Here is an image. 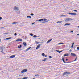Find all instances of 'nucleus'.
Instances as JSON below:
<instances>
[{
	"mask_svg": "<svg viewBox=\"0 0 79 79\" xmlns=\"http://www.w3.org/2000/svg\"><path fill=\"white\" fill-rule=\"evenodd\" d=\"M71 74V73L68 72H64V73L63 74V76H65V75H66L67 74Z\"/></svg>",
	"mask_w": 79,
	"mask_h": 79,
	"instance_id": "f257e3e1",
	"label": "nucleus"
},
{
	"mask_svg": "<svg viewBox=\"0 0 79 79\" xmlns=\"http://www.w3.org/2000/svg\"><path fill=\"white\" fill-rule=\"evenodd\" d=\"M14 10L15 11H18L19 9H18V7L15 6L14 7Z\"/></svg>",
	"mask_w": 79,
	"mask_h": 79,
	"instance_id": "f03ea898",
	"label": "nucleus"
},
{
	"mask_svg": "<svg viewBox=\"0 0 79 79\" xmlns=\"http://www.w3.org/2000/svg\"><path fill=\"white\" fill-rule=\"evenodd\" d=\"M27 69H25L22 70L21 71V73H25L26 72H27Z\"/></svg>",
	"mask_w": 79,
	"mask_h": 79,
	"instance_id": "7ed1b4c3",
	"label": "nucleus"
},
{
	"mask_svg": "<svg viewBox=\"0 0 79 79\" xmlns=\"http://www.w3.org/2000/svg\"><path fill=\"white\" fill-rule=\"evenodd\" d=\"M40 45H41V44H38L36 47V50H37V49L39 48L40 47Z\"/></svg>",
	"mask_w": 79,
	"mask_h": 79,
	"instance_id": "20e7f679",
	"label": "nucleus"
},
{
	"mask_svg": "<svg viewBox=\"0 0 79 79\" xmlns=\"http://www.w3.org/2000/svg\"><path fill=\"white\" fill-rule=\"evenodd\" d=\"M69 15H76V13H69Z\"/></svg>",
	"mask_w": 79,
	"mask_h": 79,
	"instance_id": "39448f33",
	"label": "nucleus"
},
{
	"mask_svg": "<svg viewBox=\"0 0 79 79\" xmlns=\"http://www.w3.org/2000/svg\"><path fill=\"white\" fill-rule=\"evenodd\" d=\"M71 55L72 56H76V55L74 53H71Z\"/></svg>",
	"mask_w": 79,
	"mask_h": 79,
	"instance_id": "423d86ee",
	"label": "nucleus"
},
{
	"mask_svg": "<svg viewBox=\"0 0 79 79\" xmlns=\"http://www.w3.org/2000/svg\"><path fill=\"white\" fill-rule=\"evenodd\" d=\"M71 20H72V19H71V18H67L66 19V21H71Z\"/></svg>",
	"mask_w": 79,
	"mask_h": 79,
	"instance_id": "0eeeda50",
	"label": "nucleus"
},
{
	"mask_svg": "<svg viewBox=\"0 0 79 79\" xmlns=\"http://www.w3.org/2000/svg\"><path fill=\"white\" fill-rule=\"evenodd\" d=\"M14 57H15V55H12L10 56V58H14Z\"/></svg>",
	"mask_w": 79,
	"mask_h": 79,
	"instance_id": "6e6552de",
	"label": "nucleus"
},
{
	"mask_svg": "<svg viewBox=\"0 0 79 79\" xmlns=\"http://www.w3.org/2000/svg\"><path fill=\"white\" fill-rule=\"evenodd\" d=\"M16 41H19L20 42H22L23 40L21 39H19L18 40H16Z\"/></svg>",
	"mask_w": 79,
	"mask_h": 79,
	"instance_id": "1a4fd4ad",
	"label": "nucleus"
},
{
	"mask_svg": "<svg viewBox=\"0 0 79 79\" xmlns=\"http://www.w3.org/2000/svg\"><path fill=\"white\" fill-rule=\"evenodd\" d=\"M52 39H51L50 40H49L47 42V44H48V43H50V41L51 40H52Z\"/></svg>",
	"mask_w": 79,
	"mask_h": 79,
	"instance_id": "9d476101",
	"label": "nucleus"
},
{
	"mask_svg": "<svg viewBox=\"0 0 79 79\" xmlns=\"http://www.w3.org/2000/svg\"><path fill=\"white\" fill-rule=\"evenodd\" d=\"M23 44L24 46H25V47L27 45V44H26V42H24Z\"/></svg>",
	"mask_w": 79,
	"mask_h": 79,
	"instance_id": "9b49d317",
	"label": "nucleus"
},
{
	"mask_svg": "<svg viewBox=\"0 0 79 79\" xmlns=\"http://www.w3.org/2000/svg\"><path fill=\"white\" fill-rule=\"evenodd\" d=\"M69 54H65L64 55V56H68Z\"/></svg>",
	"mask_w": 79,
	"mask_h": 79,
	"instance_id": "f8f14e48",
	"label": "nucleus"
},
{
	"mask_svg": "<svg viewBox=\"0 0 79 79\" xmlns=\"http://www.w3.org/2000/svg\"><path fill=\"white\" fill-rule=\"evenodd\" d=\"M69 25H71V24H70V23H66L64 25V26H69Z\"/></svg>",
	"mask_w": 79,
	"mask_h": 79,
	"instance_id": "ddd939ff",
	"label": "nucleus"
},
{
	"mask_svg": "<svg viewBox=\"0 0 79 79\" xmlns=\"http://www.w3.org/2000/svg\"><path fill=\"white\" fill-rule=\"evenodd\" d=\"M11 39V37L7 38L5 39V40H10V39Z\"/></svg>",
	"mask_w": 79,
	"mask_h": 79,
	"instance_id": "4468645a",
	"label": "nucleus"
},
{
	"mask_svg": "<svg viewBox=\"0 0 79 79\" xmlns=\"http://www.w3.org/2000/svg\"><path fill=\"white\" fill-rule=\"evenodd\" d=\"M30 48H31V47H29L27 49H26V51H28V50H29V49H30Z\"/></svg>",
	"mask_w": 79,
	"mask_h": 79,
	"instance_id": "2eb2a0df",
	"label": "nucleus"
},
{
	"mask_svg": "<svg viewBox=\"0 0 79 79\" xmlns=\"http://www.w3.org/2000/svg\"><path fill=\"white\" fill-rule=\"evenodd\" d=\"M18 22H14L12 23V24H18Z\"/></svg>",
	"mask_w": 79,
	"mask_h": 79,
	"instance_id": "dca6fc26",
	"label": "nucleus"
},
{
	"mask_svg": "<svg viewBox=\"0 0 79 79\" xmlns=\"http://www.w3.org/2000/svg\"><path fill=\"white\" fill-rule=\"evenodd\" d=\"M56 52H59V53H61V51H59V50H56Z\"/></svg>",
	"mask_w": 79,
	"mask_h": 79,
	"instance_id": "f3484780",
	"label": "nucleus"
},
{
	"mask_svg": "<svg viewBox=\"0 0 79 79\" xmlns=\"http://www.w3.org/2000/svg\"><path fill=\"white\" fill-rule=\"evenodd\" d=\"M62 61H63V62L64 63H66V62H65V61H64V58H62Z\"/></svg>",
	"mask_w": 79,
	"mask_h": 79,
	"instance_id": "a211bd4d",
	"label": "nucleus"
},
{
	"mask_svg": "<svg viewBox=\"0 0 79 79\" xmlns=\"http://www.w3.org/2000/svg\"><path fill=\"white\" fill-rule=\"evenodd\" d=\"M47 58H45L43 60H42V61H46V60H47Z\"/></svg>",
	"mask_w": 79,
	"mask_h": 79,
	"instance_id": "6ab92c4d",
	"label": "nucleus"
},
{
	"mask_svg": "<svg viewBox=\"0 0 79 79\" xmlns=\"http://www.w3.org/2000/svg\"><path fill=\"white\" fill-rule=\"evenodd\" d=\"M61 44H64V43H60L58 44V45Z\"/></svg>",
	"mask_w": 79,
	"mask_h": 79,
	"instance_id": "aec40b11",
	"label": "nucleus"
},
{
	"mask_svg": "<svg viewBox=\"0 0 79 79\" xmlns=\"http://www.w3.org/2000/svg\"><path fill=\"white\" fill-rule=\"evenodd\" d=\"M44 20V21H47V19H43Z\"/></svg>",
	"mask_w": 79,
	"mask_h": 79,
	"instance_id": "412c9836",
	"label": "nucleus"
},
{
	"mask_svg": "<svg viewBox=\"0 0 79 79\" xmlns=\"http://www.w3.org/2000/svg\"><path fill=\"white\" fill-rule=\"evenodd\" d=\"M42 55L44 57L45 56V54L44 53H43L42 54Z\"/></svg>",
	"mask_w": 79,
	"mask_h": 79,
	"instance_id": "4be33fe9",
	"label": "nucleus"
},
{
	"mask_svg": "<svg viewBox=\"0 0 79 79\" xmlns=\"http://www.w3.org/2000/svg\"><path fill=\"white\" fill-rule=\"evenodd\" d=\"M38 37V36H36L35 35H34L33 36V37H34V38H36V37Z\"/></svg>",
	"mask_w": 79,
	"mask_h": 79,
	"instance_id": "5701e85b",
	"label": "nucleus"
},
{
	"mask_svg": "<svg viewBox=\"0 0 79 79\" xmlns=\"http://www.w3.org/2000/svg\"><path fill=\"white\" fill-rule=\"evenodd\" d=\"M22 47V46L21 45H20V46H18V48H21Z\"/></svg>",
	"mask_w": 79,
	"mask_h": 79,
	"instance_id": "b1692460",
	"label": "nucleus"
},
{
	"mask_svg": "<svg viewBox=\"0 0 79 79\" xmlns=\"http://www.w3.org/2000/svg\"><path fill=\"white\" fill-rule=\"evenodd\" d=\"M62 21H59L58 22H57V23H62Z\"/></svg>",
	"mask_w": 79,
	"mask_h": 79,
	"instance_id": "393cba45",
	"label": "nucleus"
},
{
	"mask_svg": "<svg viewBox=\"0 0 79 79\" xmlns=\"http://www.w3.org/2000/svg\"><path fill=\"white\" fill-rule=\"evenodd\" d=\"M43 20H44V19H42L39 20H38V21H43Z\"/></svg>",
	"mask_w": 79,
	"mask_h": 79,
	"instance_id": "a878e982",
	"label": "nucleus"
},
{
	"mask_svg": "<svg viewBox=\"0 0 79 79\" xmlns=\"http://www.w3.org/2000/svg\"><path fill=\"white\" fill-rule=\"evenodd\" d=\"M30 35L31 36H33V35L32 33H31L30 34Z\"/></svg>",
	"mask_w": 79,
	"mask_h": 79,
	"instance_id": "bb28decb",
	"label": "nucleus"
},
{
	"mask_svg": "<svg viewBox=\"0 0 79 79\" xmlns=\"http://www.w3.org/2000/svg\"><path fill=\"white\" fill-rule=\"evenodd\" d=\"M35 76H39V74L35 75Z\"/></svg>",
	"mask_w": 79,
	"mask_h": 79,
	"instance_id": "cd10ccee",
	"label": "nucleus"
},
{
	"mask_svg": "<svg viewBox=\"0 0 79 79\" xmlns=\"http://www.w3.org/2000/svg\"><path fill=\"white\" fill-rule=\"evenodd\" d=\"M27 18H31V16H27Z\"/></svg>",
	"mask_w": 79,
	"mask_h": 79,
	"instance_id": "c85d7f7f",
	"label": "nucleus"
},
{
	"mask_svg": "<svg viewBox=\"0 0 79 79\" xmlns=\"http://www.w3.org/2000/svg\"><path fill=\"white\" fill-rule=\"evenodd\" d=\"M31 15V16H34V14L33 13H31L30 14Z\"/></svg>",
	"mask_w": 79,
	"mask_h": 79,
	"instance_id": "c756f323",
	"label": "nucleus"
},
{
	"mask_svg": "<svg viewBox=\"0 0 79 79\" xmlns=\"http://www.w3.org/2000/svg\"><path fill=\"white\" fill-rule=\"evenodd\" d=\"M35 43L37 44H38L39 43V42H38L37 41H35Z\"/></svg>",
	"mask_w": 79,
	"mask_h": 79,
	"instance_id": "7c9ffc66",
	"label": "nucleus"
},
{
	"mask_svg": "<svg viewBox=\"0 0 79 79\" xmlns=\"http://www.w3.org/2000/svg\"><path fill=\"white\" fill-rule=\"evenodd\" d=\"M23 79H27V77H24L22 78Z\"/></svg>",
	"mask_w": 79,
	"mask_h": 79,
	"instance_id": "2f4dec72",
	"label": "nucleus"
},
{
	"mask_svg": "<svg viewBox=\"0 0 79 79\" xmlns=\"http://www.w3.org/2000/svg\"><path fill=\"white\" fill-rule=\"evenodd\" d=\"M14 35H15V36H16V35H17V34H16V33H15L14 34Z\"/></svg>",
	"mask_w": 79,
	"mask_h": 79,
	"instance_id": "473e14b6",
	"label": "nucleus"
},
{
	"mask_svg": "<svg viewBox=\"0 0 79 79\" xmlns=\"http://www.w3.org/2000/svg\"><path fill=\"white\" fill-rule=\"evenodd\" d=\"M77 50H79V47H77Z\"/></svg>",
	"mask_w": 79,
	"mask_h": 79,
	"instance_id": "72a5a7b5",
	"label": "nucleus"
},
{
	"mask_svg": "<svg viewBox=\"0 0 79 79\" xmlns=\"http://www.w3.org/2000/svg\"><path fill=\"white\" fill-rule=\"evenodd\" d=\"M76 59H77V57H76L75 60H74L73 61H76V60H77Z\"/></svg>",
	"mask_w": 79,
	"mask_h": 79,
	"instance_id": "f704fd0d",
	"label": "nucleus"
},
{
	"mask_svg": "<svg viewBox=\"0 0 79 79\" xmlns=\"http://www.w3.org/2000/svg\"><path fill=\"white\" fill-rule=\"evenodd\" d=\"M72 45H74V42L73 43H72Z\"/></svg>",
	"mask_w": 79,
	"mask_h": 79,
	"instance_id": "c9c22d12",
	"label": "nucleus"
},
{
	"mask_svg": "<svg viewBox=\"0 0 79 79\" xmlns=\"http://www.w3.org/2000/svg\"><path fill=\"white\" fill-rule=\"evenodd\" d=\"M74 11H75V12H77V10H74Z\"/></svg>",
	"mask_w": 79,
	"mask_h": 79,
	"instance_id": "e433bc0d",
	"label": "nucleus"
},
{
	"mask_svg": "<svg viewBox=\"0 0 79 79\" xmlns=\"http://www.w3.org/2000/svg\"><path fill=\"white\" fill-rule=\"evenodd\" d=\"M73 47H74V45H72L71 46V48H73Z\"/></svg>",
	"mask_w": 79,
	"mask_h": 79,
	"instance_id": "4c0bfd02",
	"label": "nucleus"
},
{
	"mask_svg": "<svg viewBox=\"0 0 79 79\" xmlns=\"http://www.w3.org/2000/svg\"><path fill=\"white\" fill-rule=\"evenodd\" d=\"M2 19V17H0V20H1V19Z\"/></svg>",
	"mask_w": 79,
	"mask_h": 79,
	"instance_id": "58836bf2",
	"label": "nucleus"
},
{
	"mask_svg": "<svg viewBox=\"0 0 79 79\" xmlns=\"http://www.w3.org/2000/svg\"><path fill=\"white\" fill-rule=\"evenodd\" d=\"M4 27H1L0 28V29H3V28H4Z\"/></svg>",
	"mask_w": 79,
	"mask_h": 79,
	"instance_id": "ea45409f",
	"label": "nucleus"
},
{
	"mask_svg": "<svg viewBox=\"0 0 79 79\" xmlns=\"http://www.w3.org/2000/svg\"><path fill=\"white\" fill-rule=\"evenodd\" d=\"M70 32H71L73 33V31H70Z\"/></svg>",
	"mask_w": 79,
	"mask_h": 79,
	"instance_id": "a19ab883",
	"label": "nucleus"
},
{
	"mask_svg": "<svg viewBox=\"0 0 79 79\" xmlns=\"http://www.w3.org/2000/svg\"><path fill=\"white\" fill-rule=\"evenodd\" d=\"M49 58H52V56H49Z\"/></svg>",
	"mask_w": 79,
	"mask_h": 79,
	"instance_id": "79ce46f5",
	"label": "nucleus"
},
{
	"mask_svg": "<svg viewBox=\"0 0 79 79\" xmlns=\"http://www.w3.org/2000/svg\"><path fill=\"white\" fill-rule=\"evenodd\" d=\"M1 49H2H2H3V46H2V47H1Z\"/></svg>",
	"mask_w": 79,
	"mask_h": 79,
	"instance_id": "37998d69",
	"label": "nucleus"
},
{
	"mask_svg": "<svg viewBox=\"0 0 79 79\" xmlns=\"http://www.w3.org/2000/svg\"><path fill=\"white\" fill-rule=\"evenodd\" d=\"M71 51H72V50H71H71H69V52H71Z\"/></svg>",
	"mask_w": 79,
	"mask_h": 79,
	"instance_id": "c03bdc74",
	"label": "nucleus"
},
{
	"mask_svg": "<svg viewBox=\"0 0 79 79\" xmlns=\"http://www.w3.org/2000/svg\"><path fill=\"white\" fill-rule=\"evenodd\" d=\"M47 57V55H45V57Z\"/></svg>",
	"mask_w": 79,
	"mask_h": 79,
	"instance_id": "a18cd8bd",
	"label": "nucleus"
},
{
	"mask_svg": "<svg viewBox=\"0 0 79 79\" xmlns=\"http://www.w3.org/2000/svg\"><path fill=\"white\" fill-rule=\"evenodd\" d=\"M66 61H68V59H66Z\"/></svg>",
	"mask_w": 79,
	"mask_h": 79,
	"instance_id": "49530a36",
	"label": "nucleus"
},
{
	"mask_svg": "<svg viewBox=\"0 0 79 79\" xmlns=\"http://www.w3.org/2000/svg\"><path fill=\"white\" fill-rule=\"evenodd\" d=\"M24 23H25L24 22H23V23H22V24H23V23L24 24Z\"/></svg>",
	"mask_w": 79,
	"mask_h": 79,
	"instance_id": "de8ad7c7",
	"label": "nucleus"
},
{
	"mask_svg": "<svg viewBox=\"0 0 79 79\" xmlns=\"http://www.w3.org/2000/svg\"><path fill=\"white\" fill-rule=\"evenodd\" d=\"M34 24V23H32V24Z\"/></svg>",
	"mask_w": 79,
	"mask_h": 79,
	"instance_id": "09e8293b",
	"label": "nucleus"
},
{
	"mask_svg": "<svg viewBox=\"0 0 79 79\" xmlns=\"http://www.w3.org/2000/svg\"><path fill=\"white\" fill-rule=\"evenodd\" d=\"M77 35H79V34H78Z\"/></svg>",
	"mask_w": 79,
	"mask_h": 79,
	"instance_id": "8fccbe9b",
	"label": "nucleus"
},
{
	"mask_svg": "<svg viewBox=\"0 0 79 79\" xmlns=\"http://www.w3.org/2000/svg\"><path fill=\"white\" fill-rule=\"evenodd\" d=\"M18 69H16V70H18Z\"/></svg>",
	"mask_w": 79,
	"mask_h": 79,
	"instance_id": "3c124183",
	"label": "nucleus"
},
{
	"mask_svg": "<svg viewBox=\"0 0 79 79\" xmlns=\"http://www.w3.org/2000/svg\"><path fill=\"white\" fill-rule=\"evenodd\" d=\"M48 21H46V22H48Z\"/></svg>",
	"mask_w": 79,
	"mask_h": 79,
	"instance_id": "603ef678",
	"label": "nucleus"
},
{
	"mask_svg": "<svg viewBox=\"0 0 79 79\" xmlns=\"http://www.w3.org/2000/svg\"><path fill=\"white\" fill-rule=\"evenodd\" d=\"M1 42V40H0V42Z\"/></svg>",
	"mask_w": 79,
	"mask_h": 79,
	"instance_id": "864d4df0",
	"label": "nucleus"
},
{
	"mask_svg": "<svg viewBox=\"0 0 79 79\" xmlns=\"http://www.w3.org/2000/svg\"><path fill=\"white\" fill-rule=\"evenodd\" d=\"M78 27H79V26H78Z\"/></svg>",
	"mask_w": 79,
	"mask_h": 79,
	"instance_id": "5fc2aeb1",
	"label": "nucleus"
},
{
	"mask_svg": "<svg viewBox=\"0 0 79 79\" xmlns=\"http://www.w3.org/2000/svg\"><path fill=\"white\" fill-rule=\"evenodd\" d=\"M15 70H14V71H15Z\"/></svg>",
	"mask_w": 79,
	"mask_h": 79,
	"instance_id": "6e6d98bb",
	"label": "nucleus"
}]
</instances>
